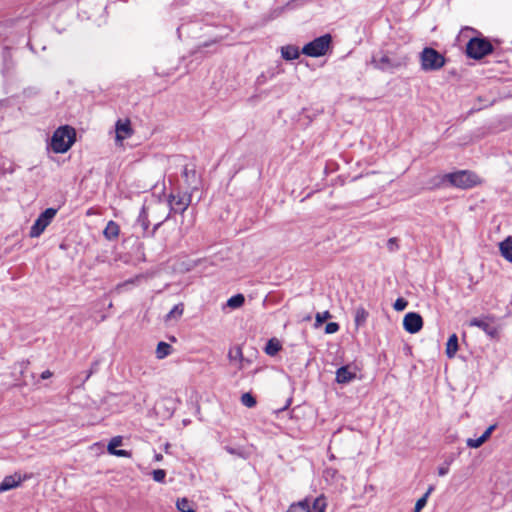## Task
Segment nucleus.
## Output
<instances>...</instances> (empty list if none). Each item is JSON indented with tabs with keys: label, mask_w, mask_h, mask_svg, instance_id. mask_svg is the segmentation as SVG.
<instances>
[{
	"label": "nucleus",
	"mask_w": 512,
	"mask_h": 512,
	"mask_svg": "<svg viewBox=\"0 0 512 512\" xmlns=\"http://www.w3.org/2000/svg\"><path fill=\"white\" fill-rule=\"evenodd\" d=\"M76 140V131L73 127L65 125L57 128L50 142V147L55 153H65Z\"/></svg>",
	"instance_id": "1"
},
{
	"label": "nucleus",
	"mask_w": 512,
	"mask_h": 512,
	"mask_svg": "<svg viewBox=\"0 0 512 512\" xmlns=\"http://www.w3.org/2000/svg\"><path fill=\"white\" fill-rule=\"evenodd\" d=\"M420 63L423 71H437L445 65L446 59L436 49L425 47L420 53Z\"/></svg>",
	"instance_id": "2"
},
{
	"label": "nucleus",
	"mask_w": 512,
	"mask_h": 512,
	"mask_svg": "<svg viewBox=\"0 0 512 512\" xmlns=\"http://www.w3.org/2000/svg\"><path fill=\"white\" fill-rule=\"evenodd\" d=\"M492 52L493 45L484 38H472L469 40L466 47L467 56L476 60L482 59Z\"/></svg>",
	"instance_id": "3"
},
{
	"label": "nucleus",
	"mask_w": 512,
	"mask_h": 512,
	"mask_svg": "<svg viewBox=\"0 0 512 512\" xmlns=\"http://www.w3.org/2000/svg\"><path fill=\"white\" fill-rule=\"evenodd\" d=\"M332 37L330 34L322 35L307 43L302 48V53L310 57H320L327 53Z\"/></svg>",
	"instance_id": "4"
},
{
	"label": "nucleus",
	"mask_w": 512,
	"mask_h": 512,
	"mask_svg": "<svg viewBox=\"0 0 512 512\" xmlns=\"http://www.w3.org/2000/svg\"><path fill=\"white\" fill-rule=\"evenodd\" d=\"M408 62L406 56L400 58H393L385 53L374 55L371 60V64L378 70L391 71L393 69L405 66Z\"/></svg>",
	"instance_id": "5"
},
{
	"label": "nucleus",
	"mask_w": 512,
	"mask_h": 512,
	"mask_svg": "<svg viewBox=\"0 0 512 512\" xmlns=\"http://www.w3.org/2000/svg\"><path fill=\"white\" fill-rule=\"evenodd\" d=\"M445 179H447L451 185L461 189L471 188L475 186L478 181L476 174L466 170L449 173L445 175Z\"/></svg>",
	"instance_id": "6"
},
{
	"label": "nucleus",
	"mask_w": 512,
	"mask_h": 512,
	"mask_svg": "<svg viewBox=\"0 0 512 512\" xmlns=\"http://www.w3.org/2000/svg\"><path fill=\"white\" fill-rule=\"evenodd\" d=\"M56 213L57 209L55 208H47L45 211H43L31 226L29 235L33 238L39 237L51 223Z\"/></svg>",
	"instance_id": "7"
},
{
	"label": "nucleus",
	"mask_w": 512,
	"mask_h": 512,
	"mask_svg": "<svg viewBox=\"0 0 512 512\" xmlns=\"http://www.w3.org/2000/svg\"><path fill=\"white\" fill-rule=\"evenodd\" d=\"M191 203V195L187 193L177 195L170 194L168 198V204L170 206V212L168 216L164 219L167 220L170 217L171 213H184Z\"/></svg>",
	"instance_id": "8"
},
{
	"label": "nucleus",
	"mask_w": 512,
	"mask_h": 512,
	"mask_svg": "<svg viewBox=\"0 0 512 512\" xmlns=\"http://www.w3.org/2000/svg\"><path fill=\"white\" fill-rule=\"evenodd\" d=\"M33 477L32 473L21 474L15 472L12 475L6 476L0 483V493L9 491L11 489L19 487L24 481L29 480Z\"/></svg>",
	"instance_id": "9"
},
{
	"label": "nucleus",
	"mask_w": 512,
	"mask_h": 512,
	"mask_svg": "<svg viewBox=\"0 0 512 512\" xmlns=\"http://www.w3.org/2000/svg\"><path fill=\"white\" fill-rule=\"evenodd\" d=\"M404 329L411 334L418 333L423 327V319L419 313L409 312L403 319Z\"/></svg>",
	"instance_id": "10"
},
{
	"label": "nucleus",
	"mask_w": 512,
	"mask_h": 512,
	"mask_svg": "<svg viewBox=\"0 0 512 512\" xmlns=\"http://www.w3.org/2000/svg\"><path fill=\"white\" fill-rule=\"evenodd\" d=\"M469 325L480 328L491 338L496 337L498 334L497 327L488 318H473L470 320Z\"/></svg>",
	"instance_id": "11"
},
{
	"label": "nucleus",
	"mask_w": 512,
	"mask_h": 512,
	"mask_svg": "<svg viewBox=\"0 0 512 512\" xmlns=\"http://www.w3.org/2000/svg\"><path fill=\"white\" fill-rule=\"evenodd\" d=\"M116 141L122 143V141L126 138H129L133 134V130L131 128L130 121L126 119L125 121L118 120L116 122Z\"/></svg>",
	"instance_id": "12"
},
{
	"label": "nucleus",
	"mask_w": 512,
	"mask_h": 512,
	"mask_svg": "<svg viewBox=\"0 0 512 512\" xmlns=\"http://www.w3.org/2000/svg\"><path fill=\"white\" fill-rule=\"evenodd\" d=\"M120 445H122V437L121 436L113 437L108 444L107 450L111 455H115L118 457H130L131 454L129 451L122 450V449H120V450L116 449Z\"/></svg>",
	"instance_id": "13"
},
{
	"label": "nucleus",
	"mask_w": 512,
	"mask_h": 512,
	"mask_svg": "<svg viewBox=\"0 0 512 512\" xmlns=\"http://www.w3.org/2000/svg\"><path fill=\"white\" fill-rule=\"evenodd\" d=\"M356 378V373L351 371L349 366H342L336 371V382L347 384Z\"/></svg>",
	"instance_id": "14"
},
{
	"label": "nucleus",
	"mask_w": 512,
	"mask_h": 512,
	"mask_svg": "<svg viewBox=\"0 0 512 512\" xmlns=\"http://www.w3.org/2000/svg\"><path fill=\"white\" fill-rule=\"evenodd\" d=\"M120 234V227L119 225L113 221V220H110L105 229L103 230V235L104 237L111 241V240H116L118 238Z\"/></svg>",
	"instance_id": "15"
},
{
	"label": "nucleus",
	"mask_w": 512,
	"mask_h": 512,
	"mask_svg": "<svg viewBox=\"0 0 512 512\" xmlns=\"http://www.w3.org/2000/svg\"><path fill=\"white\" fill-rule=\"evenodd\" d=\"M501 255L509 262H512V237L506 238L499 244Z\"/></svg>",
	"instance_id": "16"
},
{
	"label": "nucleus",
	"mask_w": 512,
	"mask_h": 512,
	"mask_svg": "<svg viewBox=\"0 0 512 512\" xmlns=\"http://www.w3.org/2000/svg\"><path fill=\"white\" fill-rule=\"evenodd\" d=\"M368 312L363 306H358L354 310V322L356 327L363 326L368 318Z\"/></svg>",
	"instance_id": "17"
},
{
	"label": "nucleus",
	"mask_w": 512,
	"mask_h": 512,
	"mask_svg": "<svg viewBox=\"0 0 512 512\" xmlns=\"http://www.w3.org/2000/svg\"><path fill=\"white\" fill-rule=\"evenodd\" d=\"M281 54L285 60L291 61L299 57L300 51L296 46L287 45L281 48Z\"/></svg>",
	"instance_id": "18"
},
{
	"label": "nucleus",
	"mask_w": 512,
	"mask_h": 512,
	"mask_svg": "<svg viewBox=\"0 0 512 512\" xmlns=\"http://www.w3.org/2000/svg\"><path fill=\"white\" fill-rule=\"evenodd\" d=\"M183 312H184V304L183 303H178L176 304L170 311L169 313L165 316V322H170V321H178L181 316L183 315Z\"/></svg>",
	"instance_id": "19"
},
{
	"label": "nucleus",
	"mask_w": 512,
	"mask_h": 512,
	"mask_svg": "<svg viewBox=\"0 0 512 512\" xmlns=\"http://www.w3.org/2000/svg\"><path fill=\"white\" fill-rule=\"evenodd\" d=\"M458 351V337L452 334L446 343V355L448 358H453Z\"/></svg>",
	"instance_id": "20"
},
{
	"label": "nucleus",
	"mask_w": 512,
	"mask_h": 512,
	"mask_svg": "<svg viewBox=\"0 0 512 512\" xmlns=\"http://www.w3.org/2000/svg\"><path fill=\"white\" fill-rule=\"evenodd\" d=\"M286 512H311L309 499L305 498L297 503H292Z\"/></svg>",
	"instance_id": "21"
},
{
	"label": "nucleus",
	"mask_w": 512,
	"mask_h": 512,
	"mask_svg": "<svg viewBox=\"0 0 512 512\" xmlns=\"http://www.w3.org/2000/svg\"><path fill=\"white\" fill-rule=\"evenodd\" d=\"M172 347L166 342H159L156 348V357L158 359H164L171 354Z\"/></svg>",
	"instance_id": "22"
},
{
	"label": "nucleus",
	"mask_w": 512,
	"mask_h": 512,
	"mask_svg": "<svg viewBox=\"0 0 512 512\" xmlns=\"http://www.w3.org/2000/svg\"><path fill=\"white\" fill-rule=\"evenodd\" d=\"M137 223L142 227L144 232H148V228L150 225V221L148 219V213L146 207H142L139 216L137 218Z\"/></svg>",
	"instance_id": "23"
},
{
	"label": "nucleus",
	"mask_w": 512,
	"mask_h": 512,
	"mask_svg": "<svg viewBox=\"0 0 512 512\" xmlns=\"http://www.w3.org/2000/svg\"><path fill=\"white\" fill-rule=\"evenodd\" d=\"M326 508L327 500L323 494L318 496L312 503L313 512H325Z\"/></svg>",
	"instance_id": "24"
},
{
	"label": "nucleus",
	"mask_w": 512,
	"mask_h": 512,
	"mask_svg": "<svg viewBox=\"0 0 512 512\" xmlns=\"http://www.w3.org/2000/svg\"><path fill=\"white\" fill-rule=\"evenodd\" d=\"M434 491V486H429L426 493L417 500L414 508V512H420L427 504L428 497Z\"/></svg>",
	"instance_id": "25"
},
{
	"label": "nucleus",
	"mask_w": 512,
	"mask_h": 512,
	"mask_svg": "<svg viewBox=\"0 0 512 512\" xmlns=\"http://www.w3.org/2000/svg\"><path fill=\"white\" fill-rule=\"evenodd\" d=\"M280 349H281L280 343L275 339H270L266 344L265 352H266V354H268L270 356H274L275 354H277L280 351Z\"/></svg>",
	"instance_id": "26"
},
{
	"label": "nucleus",
	"mask_w": 512,
	"mask_h": 512,
	"mask_svg": "<svg viewBox=\"0 0 512 512\" xmlns=\"http://www.w3.org/2000/svg\"><path fill=\"white\" fill-rule=\"evenodd\" d=\"M176 506L177 509L181 512H195L192 502L187 498L178 499Z\"/></svg>",
	"instance_id": "27"
},
{
	"label": "nucleus",
	"mask_w": 512,
	"mask_h": 512,
	"mask_svg": "<svg viewBox=\"0 0 512 512\" xmlns=\"http://www.w3.org/2000/svg\"><path fill=\"white\" fill-rule=\"evenodd\" d=\"M228 358L231 361H239L240 364L244 361L242 349L240 346L235 347L234 349H231L228 353ZM242 368V365L239 366V369Z\"/></svg>",
	"instance_id": "28"
},
{
	"label": "nucleus",
	"mask_w": 512,
	"mask_h": 512,
	"mask_svg": "<svg viewBox=\"0 0 512 512\" xmlns=\"http://www.w3.org/2000/svg\"><path fill=\"white\" fill-rule=\"evenodd\" d=\"M245 302V298L242 294H236L228 299L227 306L233 309L241 307Z\"/></svg>",
	"instance_id": "29"
},
{
	"label": "nucleus",
	"mask_w": 512,
	"mask_h": 512,
	"mask_svg": "<svg viewBox=\"0 0 512 512\" xmlns=\"http://www.w3.org/2000/svg\"><path fill=\"white\" fill-rule=\"evenodd\" d=\"M241 403L248 408H252L256 405L257 402L251 393H244L241 396Z\"/></svg>",
	"instance_id": "30"
},
{
	"label": "nucleus",
	"mask_w": 512,
	"mask_h": 512,
	"mask_svg": "<svg viewBox=\"0 0 512 512\" xmlns=\"http://www.w3.org/2000/svg\"><path fill=\"white\" fill-rule=\"evenodd\" d=\"M153 480L159 483L164 482L166 477V472L163 469H156L152 472Z\"/></svg>",
	"instance_id": "31"
},
{
	"label": "nucleus",
	"mask_w": 512,
	"mask_h": 512,
	"mask_svg": "<svg viewBox=\"0 0 512 512\" xmlns=\"http://www.w3.org/2000/svg\"><path fill=\"white\" fill-rule=\"evenodd\" d=\"M484 443H485L484 439H481V437H479L477 439L468 438L466 441L467 446L470 448H479Z\"/></svg>",
	"instance_id": "32"
},
{
	"label": "nucleus",
	"mask_w": 512,
	"mask_h": 512,
	"mask_svg": "<svg viewBox=\"0 0 512 512\" xmlns=\"http://www.w3.org/2000/svg\"><path fill=\"white\" fill-rule=\"evenodd\" d=\"M407 305H408L407 300L400 297V298L396 299V301L393 304V307L396 311H403L407 307Z\"/></svg>",
	"instance_id": "33"
},
{
	"label": "nucleus",
	"mask_w": 512,
	"mask_h": 512,
	"mask_svg": "<svg viewBox=\"0 0 512 512\" xmlns=\"http://www.w3.org/2000/svg\"><path fill=\"white\" fill-rule=\"evenodd\" d=\"M331 317V314L329 311H325L323 313H317L316 314V325L322 324L324 321L329 319Z\"/></svg>",
	"instance_id": "34"
},
{
	"label": "nucleus",
	"mask_w": 512,
	"mask_h": 512,
	"mask_svg": "<svg viewBox=\"0 0 512 512\" xmlns=\"http://www.w3.org/2000/svg\"><path fill=\"white\" fill-rule=\"evenodd\" d=\"M339 330V324L336 322H329L325 327V332L327 334L336 333Z\"/></svg>",
	"instance_id": "35"
},
{
	"label": "nucleus",
	"mask_w": 512,
	"mask_h": 512,
	"mask_svg": "<svg viewBox=\"0 0 512 512\" xmlns=\"http://www.w3.org/2000/svg\"><path fill=\"white\" fill-rule=\"evenodd\" d=\"M387 248L390 252H394L396 250H398L399 246H398V240L397 238H390L388 239L387 241Z\"/></svg>",
	"instance_id": "36"
},
{
	"label": "nucleus",
	"mask_w": 512,
	"mask_h": 512,
	"mask_svg": "<svg viewBox=\"0 0 512 512\" xmlns=\"http://www.w3.org/2000/svg\"><path fill=\"white\" fill-rule=\"evenodd\" d=\"M495 428H496V425H490L485 430V432L480 436L481 439H484V442H486L490 438V436H491L492 432L495 430Z\"/></svg>",
	"instance_id": "37"
},
{
	"label": "nucleus",
	"mask_w": 512,
	"mask_h": 512,
	"mask_svg": "<svg viewBox=\"0 0 512 512\" xmlns=\"http://www.w3.org/2000/svg\"><path fill=\"white\" fill-rule=\"evenodd\" d=\"M183 176L186 178V181L189 182L190 181V176L191 177H195L196 176V172H195V170H189L187 167H185L184 170H183Z\"/></svg>",
	"instance_id": "38"
},
{
	"label": "nucleus",
	"mask_w": 512,
	"mask_h": 512,
	"mask_svg": "<svg viewBox=\"0 0 512 512\" xmlns=\"http://www.w3.org/2000/svg\"><path fill=\"white\" fill-rule=\"evenodd\" d=\"M449 465H450V462H447V463H446V465H444V466H440V467L438 468V475H439V476H445V475H447V474H448V472H449Z\"/></svg>",
	"instance_id": "39"
},
{
	"label": "nucleus",
	"mask_w": 512,
	"mask_h": 512,
	"mask_svg": "<svg viewBox=\"0 0 512 512\" xmlns=\"http://www.w3.org/2000/svg\"><path fill=\"white\" fill-rule=\"evenodd\" d=\"M163 221L161 222H158L157 224L154 225L153 229L149 232V236L151 237H154L155 236V233L156 231L158 230V228L162 225Z\"/></svg>",
	"instance_id": "40"
},
{
	"label": "nucleus",
	"mask_w": 512,
	"mask_h": 512,
	"mask_svg": "<svg viewBox=\"0 0 512 512\" xmlns=\"http://www.w3.org/2000/svg\"><path fill=\"white\" fill-rule=\"evenodd\" d=\"M51 376H52V372H51V371H49V370H45V371H43V372H42V374H41V378H42V379H48V378H50Z\"/></svg>",
	"instance_id": "41"
},
{
	"label": "nucleus",
	"mask_w": 512,
	"mask_h": 512,
	"mask_svg": "<svg viewBox=\"0 0 512 512\" xmlns=\"http://www.w3.org/2000/svg\"><path fill=\"white\" fill-rule=\"evenodd\" d=\"M155 461H161L163 459V456L159 453L155 454L154 456Z\"/></svg>",
	"instance_id": "42"
},
{
	"label": "nucleus",
	"mask_w": 512,
	"mask_h": 512,
	"mask_svg": "<svg viewBox=\"0 0 512 512\" xmlns=\"http://www.w3.org/2000/svg\"><path fill=\"white\" fill-rule=\"evenodd\" d=\"M226 450L230 453V454H237L235 449L233 448H230V447H227Z\"/></svg>",
	"instance_id": "43"
},
{
	"label": "nucleus",
	"mask_w": 512,
	"mask_h": 512,
	"mask_svg": "<svg viewBox=\"0 0 512 512\" xmlns=\"http://www.w3.org/2000/svg\"><path fill=\"white\" fill-rule=\"evenodd\" d=\"M170 445L169 444H166L165 445V452L168 453V449H169Z\"/></svg>",
	"instance_id": "44"
}]
</instances>
